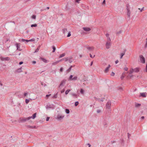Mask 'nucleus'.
Wrapping results in <instances>:
<instances>
[{"label":"nucleus","instance_id":"nucleus-1","mask_svg":"<svg viewBox=\"0 0 147 147\" xmlns=\"http://www.w3.org/2000/svg\"><path fill=\"white\" fill-rule=\"evenodd\" d=\"M64 115L59 113L57 115L56 118L59 121H60L63 120L64 117Z\"/></svg>","mask_w":147,"mask_h":147},{"label":"nucleus","instance_id":"nucleus-2","mask_svg":"<svg viewBox=\"0 0 147 147\" xmlns=\"http://www.w3.org/2000/svg\"><path fill=\"white\" fill-rule=\"evenodd\" d=\"M32 117H29L26 118H21L19 120V123H23L26 121L27 120H29L30 119L32 118Z\"/></svg>","mask_w":147,"mask_h":147},{"label":"nucleus","instance_id":"nucleus-3","mask_svg":"<svg viewBox=\"0 0 147 147\" xmlns=\"http://www.w3.org/2000/svg\"><path fill=\"white\" fill-rule=\"evenodd\" d=\"M46 108L47 109H54V106L53 104H48L46 107Z\"/></svg>","mask_w":147,"mask_h":147},{"label":"nucleus","instance_id":"nucleus-4","mask_svg":"<svg viewBox=\"0 0 147 147\" xmlns=\"http://www.w3.org/2000/svg\"><path fill=\"white\" fill-rule=\"evenodd\" d=\"M70 94L71 97L74 98H77L79 96V94H77L74 92L71 93Z\"/></svg>","mask_w":147,"mask_h":147},{"label":"nucleus","instance_id":"nucleus-5","mask_svg":"<svg viewBox=\"0 0 147 147\" xmlns=\"http://www.w3.org/2000/svg\"><path fill=\"white\" fill-rule=\"evenodd\" d=\"M111 103L110 101H108L106 105V109L108 111H110Z\"/></svg>","mask_w":147,"mask_h":147},{"label":"nucleus","instance_id":"nucleus-6","mask_svg":"<svg viewBox=\"0 0 147 147\" xmlns=\"http://www.w3.org/2000/svg\"><path fill=\"white\" fill-rule=\"evenodd\" d=\"M111 45V40L109 41V40H107L105 44L106 48L107 49H109Z\"/></svg>","mask_w":147,"mask_h":147},{"label":"nucleus","instance_id":"nucleus-7","mask_svg":"<svg viewBox=\"0 0 147 147\" xmlns=\"http://www.w3.org/2000/svg\"><path fill=\"white\" fill-rule=\"evenodd\" d=\"M73 76L72 75H71L69 78V80L71 81H75L77 80L78 77L77 76H75L73 78Z\"/></svg>","mask_w":147,"mask_h":147},{"label":"nucleus","instance_id":"nucleus-8","mask_svg":"<svg viewBox=\"0 0 147 147\" xmlns=\"http://www.w3.org/2000/svg\"><path fill=\"white\" fill-rule=\"evenodd\" d=\"M0 59L2 61H9L10 60V58L9 57H4L2 56H0Z\"/></svg>","mask_w":147,"mask_h":147},{"label":"nucleus","instance_id":"nucleus-9","mask_svg":"<svg viewBox=\"0 0 147 147\" xmlns=\"http://www.w3.org/2000/svg\"><path fill=\"white\" fill-rule=\"evenodd\" d=\"M140 60L141 63H144L145 61L144 58L142 55H140Z\"/></svg>","mask_w":147,"mask_h":147},{"label":"nucleus","instance_id":"nucleus-10","mask_svg":"<svg viewBox=\"0 0 147 147\" xmlns=\"http://www.w3.org/2000/svg\"><path fill=\"white\" fill-rule=\"evenodd\" d=\"M65 84V82L64 81H63L61 82L59 86V89H61L63 88V87L64 86Z\"/></svg>","mask_w":147,"mask_h":147},{"label":"nucleus","instance_id":"nucleus-11","mask_svg":"<svg viewBox=\"0 0 147 147\" xmlns=\"http://www.w3.org/2000/svg\"><path fill=\"white\" fill-rule=\"evenodd\" d=\"M111 67V65H109L104 70V72L105 73H107L109 71V69Z\"/></svg>","mask_w":147,"mask_h":147},{"label":"nucleus","instance_id":"nucleus-12","mask_svg":"<svg viewBox=\"0 0 147 147\" xmlns=\"http://www.w3.org/2000/svg\"><path fill=\"white\" fill-rule=\"evenodd\" d=\"M126 51V49H124V51L121 53L120 58L122 59L123 58V57L124 55H125V51Z\"/></svg>","mask_w":147,"mask_h":147},{"label":"nucleus","instance_id":"nucleus-13","mask_svg":"<svg viewBox=\"0 0 147 147\" xmlns=\"http://www.w3.org/2000/svg\"><path fill=\"white\" fill-rule=\"evenodd\" d=\"M40 59L45 63H47L49 61L48 60L42 57H40Z\"/></svg>","mask_w":147,"mask_h":147},{"label":"nucleus","instance_id":"nucleus-14","mask_svg":"<svg viewBox=\"0 0 147 147\" xmlns=\"http://www.w3.org/2000/svg\"><path fill=\"white\" fill-rule=\"evenodd\" d=\"M16 45L17 47V49L20 51H21V50H20V44L17 43L16 44Z\"/></svg>","mask_w":147,"mask_h":147},{"label":"nucleus","instance_id":"nucleus-15","mask_svg":"<svg viewBox=\"0 0 147 147\" xmlns=\"http://www.w3.org/2000/svg\"><path fill=\"white\" fill-rule=\"evenodd\" d=\"M134 72H138L139 71L140 69L138 67H136L134 69H133Z\"/></svg>","mask_w":147,"mask_h":147},{"label":"nucleus","instance_id":"nucleus-16","mask_svg":"<svg viewBox=\"0 0 147 147\" xmlns=\"http://www.w3.org/2000/svg\"><path fill=\"white\" fill-rule=\"evenodd\" d=\"M146 92L141 93L140 94V96L143 97H145L146 96Z\"/></svg>","mask_w":147,"mask_h":147},{"label":"nucleus","instance_id":"nucleus-17","mask_svg":"<svg viewBox=\"0 0 147 147\" xmlns=\"http://www.w3.org/2000/svg\"><path fill=\"white\" fill-rule=\"evenodd\" d=\"M83 29L86 31H89L91 30L90 28L87 27H84L83 28Z\"/></svg>","mask_w":147,"mask_h":147},{"label":"nucleus","instance_id":"nucleus-18","mask_svg":"<svg viewBox=\"0 0 147 147\" xmlns=\"http://www.w3.org/2000/svg\"><path fill=\"white\" fill-rule=\"evenodd\" d=\"M80 93L81 94L84 95L85 93V90H84L82 88H81L80 89Z\"/></svg>","mask_w":147,"mask_h":147},{"label":"nucleus","instance_id":"nucleus-19","mask_svg":"<svg viewBox=\"0 0 147 147\" xmlns=\"http://www.w3.org/2000/svg\"><path fill=\"white\" fill-rule=\"evenodd\" d=\"M87 49L88 50L92 51L94 50V48L93 47H87Z\"/></svg>","mask_w":147,"mask_h":147},{"label":"nucleus","instance_id":"nucleus-20","mask_svg":"<svg viewBox=\"0 0 147 147\" xmlns=\"http://www.w3.org/2000/svg\"><path fill=\"white\" fill-rule=\"evenodd\" d=\"M106 36L107 38V40H109V41H111V39L109 36V34L108 33H107L106 34Z\"/></svg>","mask_w":147,"mask_h":147},{"label":"nucleus","instance_id":"nucleus-21","mask_svg":"<svg viewBox=\"0 0 147 147\" xmlns=\"http://www.w3.org/2000/svg\"><path fill=\"white\" fill-rule=\"evenodd\" d=\"M22 68H19V69H18L16 70V72H18V73L21 72H22Z\"/></svg>","mask_w":147,"mask_h":147},{"label":"nucleus","instance_id":"nucleus-22","mask_svg":"<svg viewBox=\"0 0 147 147\" xmlns=\"http://www.w3.org/2000/svg\"><path fill=\"white\" fill-rule=\"evenodd\" d=\"M73 60L71 57L68 58V61H69V63H71L73 61Z\"/></svg>","mask_w":147,"mask_h":147},{"label":"nucleus","instance_id":"nucleus-23","mask_svg":"<svg viewBox=\"0 0 147 147\" xmlns=\"http://www.w3.org/2000/svg\"><path fill=\"white\" fill-rule=\"evenodd\" d=\"M127 14L129 16L130 14V9H128V10H127Z\"/></svg>","mask_w":147,"mask_h":147},{"label":"nucleus","instance_id":"nucleus-24","mask_svg":"<svg viewBox=\"0 0 147 147\" xmlns=\"http://www.w3.org/2000/svg\"><path fill=\"white\" fill-rule=\"evenodd\" d=\"M71 91L70 89H68L65 92V94L67 95L69 93V92Z\"/></svg>","mask_w":147,"mask_h":147},{"label":"nucleus","instance_id":"nucleus-25","mask_svg":"<svg viewBox=\"0 0 147 147\" xmlns=\"http://www.w3.org/2000/svg\"><path fill=\"white\" fill-rule=\"evenodd\" d=\"M65 111L67 114H69L70 112L69 110L68 109H66L65 110Z\"/></svg>","mask_w":147,"mask_h":147},{"label":"nucleus","instance_id":"nucleus-26","mask_svg":"<svg viewBox=\"0 0 147 147\" xmlns=\"http://www.w3.org/2000/svg\"><path fill=\"white\" fill-rule=\"evenodd\" d=\"M36 113H35L34 114L32 117V118L33 119H34L36 117Z\"/></svg>","mask_w":147,"mask_h":147},{"label":"nucleus","instance_id":"nucleus-27","mask_svg":"<svg viewBox=\"0 0 147 147\" xmlns=\"http://www.w3.org/2000/svg\"><path fill=\"white\" fill-rule=\"evenodd\" d=\"M65 53H63L62 54H61L60 55L59 57V58H61L64 57L65 55Z\"/></svg>","mask_w":147,"mask_h":147},{"label":"nucleus","instance_id":"nucleus-28","mask_svg":"<svg viewBox=\"0 0 147 147\" xmlns=\"http://www.w3.org/2000/svg\"><path fill=\"white\" fill-rule=\"evenodd\" d=\"M58 63V61H57L55 62H54L52 63V66L54 65H56Z\"/></svg>","mask_w":147,"mask_h":147},{"label":"nucleus","instance_id":"nucleus-29","mask_svg":"<svg viewBox=\"0 0 147 147\" xmlns=\"http://www.w3.org/2000/svg\"><path fill=\"white\" fill-rule=\"evenodd\" d=\"M40 49V47L39 46L38 48L35 50V51L34 52V53H36Z\"/></svg>","mask_w":147,"mask_h":147},{"label":"nucleus","instance_id":"nucleus-30","mask_svg":"<svg viewBox=\"0 0 147 147\" xmlns=\"http://www.w3.org/2000/svg\"><path fill=\"white\" fill-rule=\"evenodd\" d=\"M141 105V104L139 103H136L135 104V106L136 107H139Z\"/></svg>","mask_w":147,"mask_h":147},{"label":"nucleus","instance_id":"nucleus-31","mask_svg":"<svg viewBox=\"0 0 147 147\" xmlns=\"http://www.w3.org/2000/svg\"><path fill=\"white\" fill-rule=\"evenodd\" d=\"M126 6L127 7V9L128 10V9H130V7H129V4H126Z\"/></svg>","mask_w":147,"mask_h":147},{"label":"nucleus","instance_id":"nucleus-32","mask_svg":"<svg viewBox=\"0 0 147 147\" xmlns=\"http://www.w3.org/2000/svg\"><path fill=\"white\" fill-rule=\"evenodd\" d=\"M41 85L45 87L46 86V84L45 83L41 82Z\"/></svg>","mask_w":147,"mask_h":147},{"label":"nucleus","instance_id":"nucleus-33","mask_svg":"<svg viewBox=\"0 0 147 147\" xmlns=\"http://www.w3.org/2000/svg\"><path fill=\"white\" fill-rule=\"evenodd\" d=\"M133 72H134V71L133 69H131L130 70L129 74H131Z\"/></svg>","mask_w":147,"mask_h":147},{"label":"nucleus","instance_id":"nucleus-34","mask_svg":"<svg viewBox=\"0 0 147 147\" xmlns=\"http://www.w3.org/2000/svg\"><path fill=\"white\" fill-rule=\"evenodd\" d=\"M31 27H36L37 26V24H32L31 26Z\"/></svg>","mask_w":147,"mask_h":147},{"label":"nucleus","instance_id":"nucleus-35","mask_svg":"<svg viewBox=\"0 0 147 147\" xmlns=\"http://www.w3.org/2000/svg\"><path fill=\"white\" fill-rule=\"evenodd\" d=\"M53 50L52 51L53 52H54L55 51L56 48L55 47L53 46Z\"/></svg>","mask_w":147,"mask_h":147},{"label":"nucleus","instance_id":"nucleus-36","mask_svg":"<svg viewBox=\"0 0 147 147\" xmlns=\"http://www.w3.org/2000/svg\"><path fill=\"white\" fill-rule=\"evenodd\" d=\"M31 17L32 19H35L36 18V16L33 15Z\"/></svg>","mask_w":147,"mask_h":147},{"label":"nucleus","instance_id":"nucleus-37","mask_svg":"<svg viewBox=\"0 0 147 147\" xmlns=\"http://www.w3.org/2000/svg\"><path fill=\"white\" fill-rule=\"evenodd\" d=\"M65 91V90L64 88L61 90V93H63Z\"/></svg>","mask_w":147,"mask_h":147},{"label":"nucleus","instance_id":"nucleus-38","mask_svg":"<svg viewBox=\"0 0 147 147\" xmlns=\"http://www.w3.org/2000/svg\"><path fill=\"white\" fill-rule=\"evenodd\" d=\"M79 103L78 102V101L76 102L75 103V106H77V105H78Z\"/></svg>","mask_w":147,"mask_h":147},{"label":"nucleus","instance_id":"nucleus-39","mask_svg":"<svg viewBox=\"0 0 147 147\" xmlns=\"http://www.w3.org/2000/svg\"><path fill=\"white\" fill-rule=\"evenodd\" d=\"M25 102H26V104H28L29 102V100L28 99H26V100H25Z\"/></svg>","mask_w":147,"mask_h":147},{"label":"nucleus","instance_id":"nucleus-40","mask_svg":"<svg viewBox=\"0 0 147 147\" xmlns=\"http://www.w3.org/2000/svg\"><path fill=\"white\" fill-rule=\"evenodd\" d=\"M63 59H64L63 60H65V61H68V57L64 58Z\"/></svg>","mask_w":147,"mask_h":147},{"label":"nucleus","instance_id":"nucleus-41","mask_svg":"<svg viewBox=\"0 0 147 147\" xmlns=\"http://www.w3.org/2000/svg\"><path fill=\"white\" fill-rule=\"evenodd\" d=\"M121 32H122V31L120 30V31L117 32V34H121Z\"/></svg>","mask_w":147,"mask_h":147},{"label":"nucleus","instance_id":"nucleus-42","mask_svg":"<svg viewBox=\"0 0 147 147\" xmlns=\"http://www.w3.org/2000/svg\"><path fill=\"white\" fill-rule=\"evenodd\" d=\"M71 67H70L67 70V71L68 72H69L71 71Z\"/></svg>","mask_w":147,"mask_h":147},{"label":"nucleus","instance_id":"nucleus-43","mask_svg":"<svg viewBox=\"0 0 147 147\" xmlns=\"http://www.w3.org/2000/svg\"><path fill=\"white\" fill-rule=\"evenodd\" d=\"M71 35V33L70 32H69L67 35V37H69Z\"/></svg>","mask_w":147,"mask_h":147},{"label":"nucleus","instance_id":"nucleus-44","mask_svg":"<svg viewBox=\"0 0 147 147\" xmlns=\"http://www.w3.org/2000/svg\"><path fill=\"white\" fill-rule=\"evenodd\" d=\"M28 92H25L24 94V96H26L28 94Z\"/></svg>","mask_w":147,"mask_h":147},{"label":"nucleus","instance_id":"nucleus-45","mask_svg":"<svg viewBox=\"0 0 147 147\" xmlns=\"http://www.w3.org/2000/svg\"><path fill=\"white\" fill-rule=\"evenodd\" d=\"M90 57L91 58H93L95 56V55H94L93 56H92V55L91 54H90Z\"/></svg>","mask_w":147,"mask_h":147},{"label":"nucleus","instance_id":"nucleus-46","mask_svg":"<svg viewBox=\"0 0 147 147\" xmlns=\"http://www.w3.org/2000/svg\"><path fill=\"white\" fill-rule=\"evenodd\" d=\"M63 68L61 67L60 68V71L61 72H62L63 71Z\"/></svg>","mask_w":147,"mask_h":147},{"label":"nucleus","instance_id":"nucleus-47","mask_svg":"<svg viewBox=\"0 0 147 147\" xmlns=\"http://www.w3.org/2000/svg\"><path fill=\"white\" fill-rule=\"evenodd\" d=\"M115 73L113 72H112L111 74V76H114L115 75Z\"/></svg>","mask_w":147,"mask_h":147},{"label":"nucleus","instance_id":"nucleus-48","mask_svg":"<svg viewBox=\"0 0 147 147\" xmlns=\"http://www.w3.org/2000/svg\"><path fill=\"white\" fill-rule=\"evenodd\" d=\"M124 74V73H123L122 75V76L121 77V79H122L123 78V77H124V76H123Z\"/></svg>","mask_w":147,"mask_h":147},{"label":"nucleus","instance_id":"nucleus-49","mask_svg":"<svg viewBox=\"0 0 147 147\" xmlns=\"http://www.w3.org/2000/svg\"><path fill=\"white\" fill-rule=\"evenodd\" d=\"M124 69L127 71L128 70V68L127 67H125L124 68Z\"/></svg>","mask_w":147,"mask_h":147},{"label":"nucleus","instance_id":"nucleus-50","mask_svg":"<svg viewBox=\"0 0 147 147\" xmlns=\"http://www.w3.org/2000/svg\"><path fill=\"white\" fill-rule=\"evenodd\" d=\"M145 71L147 72V64H146Z\"/></svg>","mask_w":147,"mask_h":147},{"label":"nucleus","instance_id":"nucleus-51","mask_svg":"<svg viewBox=\"0 0 147 147\" xmlns=\"http://www.w3.org/2000/svg\"><path fill=\"white\" fill-rule=\"evenodd\" d=\"M63 59H64L63 58V59H61L60 60L58 61V63L60 61H63Z\"/></svg>","mask_w":147,"mask_h":147},{"label":"nucleus","instance_id":"nucleus-52","mask_svg":"<svg viewBox=\"0 0 147 147\" xmlns=\"http://www.w3.org/2000/svg\"><path fill=\"white\" fill-rule=\"evenodd\" d=\"M143 9H144V8L143 7L141 9H140V8H139V9L140 10V12H142L143 10Z\"/></svg>","mask_w":147,"mask_h":147},{"label":"nucleus","instance_id":"nucleus-53","mask_svg":"<svg viewBox=\"0 0 147 147\" xmlns=\"http://www.w3.org/2000/svg\"><path fill=\"white\" fill-rule=\"evenodd\" d=\"M26 40L24 39H22V41L23 42H24L25 41H26Z\"/></svg>","mask_w":147,"mask_h":147},{"label":"nucleus","instance_id":"nucleus-54","mask_svg":"<svg viewBox=\"0 0 147 147\" xmlns=\"http://www.w3.org/2000/svg\"><path fill=\"white\" fill-rule=\"evenodd\" d=\"M31 40H32V39H30V40H26V41L27 42H28L29 41H31Z\"/></svg>","mask_w":147,"mask_h":147},{"label":"nucleus","instance_id":"nucleus-55","mask_svg":"<svg viewBox=\"0 0 147 147\" xmlns=\"http://www.w3.org/2000/svg\"><path fill=\"white\" fill-rule=\"evenodd\" d=\"M98 100V101H100H100H101V102H103V99H99Z\"/></svg>","mask_w":147,"mask_h":147},{"label":"nucleus","instance_id":"nucleus-56","mask_svg":"<svg viewBox=\"0 0 147 147\" xmlns=\"http://www.w3.org/2000/svg\"><path fill=\"white\" fill-rule=\"evenodd\" d=\"M80 0H75V2H77V3H79V1Z\"/></svg>","mask_w":147,"mask_h":147},{"label":"nucleus","instance_id":"nucleus-57","mask_svg":"<svg viewBox=\"0 0 147 147\" xmlns=\"http://www.w3.org/2000/svg\"><path fill=\"white\" fill-rule=\"evenodd\" d=\"M49 117H47L46 119V121H48L49 120Z\"/></svg>","mask_w":147,"mask_h":147},{"label":"nucleus","instance_id":"nucleus-58","mask_svg":"<svg viewBox=\"0 0 147 147\" xmlns=\"http://www.w3.org/2000/svg\"><path fill=\"white\" fill-rule=\"evenodd\" d=\"M36 62L35 61H33L32 62V63L33 64H35L36 63Z\"/></svg>","mask_w":147,"mask_h":147},{"label":"nucleus","instance_id":"nucleus-59","mask_svg":"<svg viewBox=\"0 0 147 147\" xmlns=\"http://www.w3.org/2000/svg\"><path fill=\"white\" fill-rule=\"evenodd\" d=\"M100 112V110H97V112L98 113H99Z\"/></svg>","mask_w":147,"mask_h":147},{"label":"nucleus","instance_id":"nucleus-60","mask_svg":"<svg viewBox=\"0 0 147 147\" xmlns=\"http://www.w3.org/2000/svg\"><path fill=\"white\" fill-rule=\"evenodd\" d=\"M87 144L88 146V147H90L91 145L89 143H88Z\"/></svg>","mask_w":147,"mask_h":147},{"label":"nucleus","instance_id":"nucleus-61","mask_svg":"<svg viewBox=\"0 0 147 147\" xmlns=\"http://www.w3.org/2000/svg\"><path fill=\"white\" fill-rule=\"evenodd\" d=\"M23 63V62L22 61H21L19 63V65H20L22 64Z\"/></svg>","mask_w":147,"mask_h":147},{"label":"nucleus","instance_id":"nucleus-62","mask_svg":"<svg viewBox=\"0 0 147 147\" xmlns=\"http://www.w3.org/2000/svg\"><path fill=\"white\" fill-rule=\"evenodd\" d=\"M119 62V61L118 60H117L115 61V63L116 64H117V63H118Z\"/></svg>","mask_w":147,"mask_h":147},{"label":"nucleus","instance_id":"nucleus-63","mask_svg":"<svg viewBox=\"0 0 147 147\" xmlns=\"http://www.w3.org/2000/svg\"><path fill=\"white\" fill-rule=\"evenodd\" d=\"M107 124V123L106 122H105L104 123V125H106Z\"/></svg>","mask_w":147,"mask_h":147},{"label":"nucleus","instance_id":"nucleus-64","mask_svg":"<svg viewBox=\"0 0 147 147\" xmlns=\"http://www.w3.org/2000/svg\"><path fill=\"white\" fill-rule=\"evenodd\" d=\"M63 31L64 32H65L66 31H67V30L66 29H63Z\"/></svg>","mask_w":147,"mask_h":147}]
</instances>
